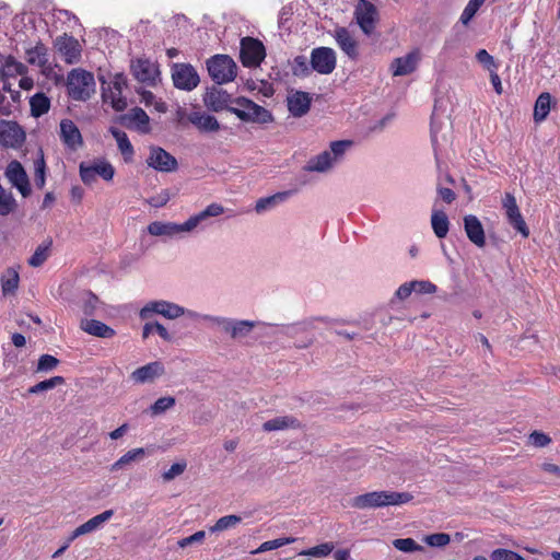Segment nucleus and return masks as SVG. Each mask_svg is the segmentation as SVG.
I'll return each instance as SVG.
<instances>
[{
  "instance_id": "13d9d810",
  "label": "nucleus",
  "mask_w": 560,
  "mask_h": 560,
  "mask_svg": "<svg viewBox=\"0 0 560 560\" xmlns=\"http://www.w3.org/2000/svg\"><path fill=\"white\" fill-rule=\"evenodd\" d=\"M528 441L533 446L541 448L551 443V438L544 432L534 431L529 434Z\"/></svg>"
},
{
  "instance_id": "c85d7f7f",
  "label": "nucleus",
  "mask_w": 560,
  "mask_h": 560,
  "mask_svg": "<svg viewBox=\"0 0 560 560\" xmlns=\"http://www.w3.org/2000/svg\"><path fill=\"white\" fill-rule=\"evenodd\" d=\"M301 427L300 421L293 416H281L272 418L262 424L266 432L280 431L287 429H298Z\"/></svg>"
},
{
  "instance_id": "7c9ffc66",
  "label": "nucleus",
  "mask_w": 560,
  "mask_h": 560,
  "mask_svg": "<svg viewBox=\"0 0 560 560\" xmlns=\"http://www.w3.org/2000/svg\"><path fill=\"white\" fill-rule=\"evenodd\" d=\"M189 121L201 131L214 132L220 129L219 121L212 115L195 112L190 114Z\"/></svg>"
},
{
  "instance_id": "0eeeda50",
  "label": "nucleus",
  "mask_w": 560,
  "mask_h": 560,
  "mask_svg": "<svg viewBox=\"0 0 560 560\" xmlns=\"http://www.w3.org/2000/svg\"><path fill=\"white\" fill-rule=\"evenodd\" d=\"M173 84L182 91H192L200 82L196 69L190 63H174L171 69Z\"/></svg>"
},
{
  "instance_id": "a18cd8bd",
  "label": "nucleus",
  "mask_w": 560,
  "mask_h": 560,
  "mask_svg": "<svg viewBox=\"0 0 560 560\" xmlns=\"http://www.w3.org/2000/svg\"><path fill=\"white\" fill-rule=\"evenodd\" d=\"M63 383L65 378L62 376H52L30 387L27 392L28 394H38L42 392L50 390L59 385H62Z\"/></svg>"
},
{
  "instance_id": "bb28decb",
  "label": "nucleus",
  "mask_w": 560,
  "mask_h": 560,
  "mask_svg": "<svg viewBox=\"0 0 560 560\" xmlns=\"http://www.w3.org/2000/svg\"><path fill=\"white\" fill-rule=\"evenodd\" d=\"M80 328L84 332L98 338H113L116 335L112 327L96 319H81Z\"/></svg>"
},
{
  "instance_id": "052dcab7",
  "label": "nucleus",
  "mask_w": 560,
  "mask_h": 560,
  "mask_svg": "<svg viewBox=\"0 0 560 560\" xmlns=\"http://www.w3.org/2000/svg\"><path fill=\"white\" fill-rule=\"evenodd\" d=\"M80 177L86 185H91L96 180V174L92 165H88L84 162L80 164Z\"/></svg>"
},
{
  "instance_id": "4c0bfd02",
  "label": "nucleus",
  "mask_w": 560,
  "mask_h": 560,
  "mask_svg": "<svg viewBox=\"0 0 560 560\" xmlns=\"http://www.w3.org/2000/svg\"><path fill=\"white\" fill-rule=\"evenodd\" d=\"M255 327V322L247 319H233L230 329V337L232 339H241L250 334Z\"/></svg>"
},
{
  "instance_id": "4468645a",
  "label": "nucleus",
  "mask_w": 560,
  "mask_h": 560,
  "mask_svg": "<svg viewBox=\"0 0 560 560\" xmlns=\"http://www.w3.org/2000/svg\"><path fill=\"white\" fill-rule=\"evenodd\" d=\"M55 48L68 65L77 63L81 58V45L77 38L63 34L55 39Z\"/></svg>"
},
{
  "instance_id": "2eb2a0df",
  "label": "nucleus",
  "mask_w": 560,
  "mask_h": 560,
  "mask_svg": "<svg viewBox=\"0 0 560 560\" xmlns=\"http://www.w3.org/2000/svg\"><path fill=\"white\" fill-rule=\"evenodd\" d=\"M130 70L136 80L148 85H155L159 80V68L149 59H137L132 61Z\"/></svg>"
},
{
  "instance_id": "6ab92c4d",
  "label": "nucleus",
  "mask_w": 560,
  "mask_h": 560,
  "mask_svg": "<svg viewBox=\"0 0 560 560\" xmlns=\"http://www.w3.org/2000/svg\"><path fill=\"white\" fill-rule=\"evenodd\" d=\"M223 213L224 208L222 205L217 202L210 203L202 211L191 215L188 220L184 222L187 233H190L198 226H201L208 219L219 217Z\"/></svg>"
},
{
  "instance_id": "423d86ee",
  "label": "nucleus",
  "mask_w": 560,
  "mask_h": 560,
  "mask_svg": "<svg viewBox=\"0 0 560 560\" xmlns=\"http://www.w3.org/2000/svg\"><path fill=\"white\" fill-rule=\"evenodd\" d=\"M209 75L217 84L232 82L236 78L237 66L228 55H215L207 61Z\"/></svg>"
},
{
  "instance_id": "69168bd1",
  "label": "nucleus",
  "mask_w": 560,
  "mask_h": 560,
  "mask_svg": "<svg viewBox=\"0 0 560 560\" xmlns=\"http://www.w3.org/2000/svg\"><path fill=\"white\" fill-rule=\"evenodd\" d=\"M206 537V533L203 530H199V532H196L195 534L188 536V537H185V538H182L180 540H178L177 545L180 547V548H185L189 545H192V544H200L203 541Z\"/></svg>"
},
{
  "instance_id": "f257e3e1",
  "label": "nucleus",
  "mask_w": 560,
  "mask_h": 560,
  "mask_svg": "<svg viewBox=\"0 0 560 560\" xmlns=\"http://www.w3.org/2000/svg\"><path fill=\"white\" fill-rule=\"evenodd\" d=\"M353 147L352 140H337L329 143V148L312 156L304 166L306 172L328 173L340 164L346 153Z\"/></svg>"
},
{
  "instance_id": "4d7b16f0",
  "label": "nucleus",
  "mask_w": 560,
  "mask_h": 560,
  "mask_svg": "<svg viewBox=\"0 0 560 560\" xmlns=\"http://www.w3.org/2000/svg\"><path fill=\"white\" fill-rule=\"evenodd\" d=\"M424 541L431 547H444L451 541V537L445 533H436L425 536Z\"/></svg>"
},
{
  "instance_id": "a878e982",
  "label": "nucleus",
  "mask_w": 560,
  "mask_h": 560,
  "mask_svg": "<svg viewBox=\"0 0 560 560\" xmlns=\"http://www.w3.org/2000/svg\"><path fill=\"white\" fill-rule=\"evenodd\" d=\"M311 101L308 93L298 91L288 97L289 112L294 117H302L310 110Z\"/></svg>"
},
{
  "instance_id": "bf43d9fd",
  "label": "nucleus",
  "mask_w": 560,
  "mask_h": 560,
  "mask_svg": "<svg viewBox=\"0 0 560 560\" xmlns=\"http://www.w3.org/2000/svg\"><path fill=\"white\" fill-rule=\"evenodd\" d=\"M171 198L170 191L167 189L161 190L155 196L150 197L147 199V202L154 208H162L164 207Z\"/></svg>"
},
{
  "instance_id": "6e6d98bb",
  "label": "nucleus",
  "mask_w": 560,
  "mask_h": 560,
  "mask_svg": "<svg viewBox=\"0 0 560 560\" xmlns=\"http://www.w3.org/2000/svg\"><path fill=\"white\" fill-rule=\"evenodd\" d=\"M59 360L50 354H43L37 362V371L48 372L57 368Z\"/></svg>"
},
{
  "instance_id": "cd10ccee",
  "label": "nucleus",
  "mask_w": 560,
  "mask_h": 560,
  "mask_svg": "<svg viewBox=\"0 0 560 560\" xmlns=\"http://www.w3.org/2000/svg\"><path fill=\"white\" fill-rule=\"evenodd\" d=\"M150 118L141 107L132 108L128 114L122 117V122L127 127L135 126L140 132L149 131Z\"/></svg>"
},
{
  "instance_id": "8fccbe9b",
  "label": "nucleus",
  "mask_w": 560,
  "mask_h": 560,
  "mask_svg": "<svg viewBox=\"0 0 560 560\" xmlns=\"http://www.w3.org/2000/svg\"><path fill=\"white\" fill-rule=\"evenodd\" d=\"M485 0H469L466 8L460 15V22L467 25L470 20L475 16L479 8L483 4Z\"/></svg>"
},
{
  "instance_id": "b1692460",
  "label": "nucleus",
  "mask_w": 560,
  "mask_h": 560,
  "mask_svg": "<svg viewBox=\"0 0 560 560\" xmlns=\"http://www.w3.org/2000/svg\"><path fill=\"white\" fill-rule=\"evenodd\" d=\"M335 39L338 47L351 59L359 56L358 42L346 27H338L335 31Z\"/></svg>"
},
{
  "instance_id": "ea45409f",
  "label": "nucleus",
  "mask_w": 560,
  "mask_h": 560,
  "mask_svg": "<svg viewBox=\"0 0 560 560\" xmlns=\"http://www.w3.org/2000/svg\"><path fill=\"white\" fill-rule=\"evenodd\" d=\"M51 245H52V241L50 238H48L43 244L37 246L34 254L30 257L28 264L32 267L42 266L49 257Z\"/></svg>"
},
{
  "instance_id": "864d4df0",
  "label": "nucleus",
  "mask_w": 560,
  "mask_h": 560,
  "mask_svg": "<svg viewBox=\"0 0 560 560\" xmlns=\"http://www.w3.org/2000/svg\"><path fill=\"white\" fill-rule=\"evenodd\" d=\"M96 176H101L104 180H112L115 174L113 165L106 161H100L92 165Z\"/></svg>"
},
{
  "instance_id": "5fc2aeb1",
  "label": "nucleus",
  "mask_w": 560,
  "mask_h": 560,
  "mask_svg": "<svg viewBox=\"0 0 560 560\" xmlns=\"http://www.w3.org/2000/svg\"><path fill=\"white\" fill-rule=\"evenodd\" d=\"M293 541H295V538H290V537L267 540L259 546V548L256 550V552H265V551L273 550V549L283 547L288 544H291Z\"/></svg>"
},
{
  "instance_id": "3c124183",
  "label": "nucleus",
  "mask_w": 560,
  "mask_h": 560,
  "mask_svg": "<svg viewBox=\"0 0 560 560\" xmlns=\"http://www.w3.org/2000/svg\"><path fill=\"white\" fill-rule=\"evenodd\" d=\"M393 546L404 552H411L417 550H423V547L418 545L412 538H398L393 541Z\"/></svg>"
},
{
  "instance_id": "ddd939ff",
  "label": "nucleus",
  "mask_w": 560,
  "mask_h": 560,
  "mask_svg": "<svg viewBox=\"0 0 560 560\" xmlns=\"http://www.w3.org/2000/svg\"><path fill=\"white\" fill-rule=\"evenodd\" d=\"M24 141L25 132L16 121H0V144L7 148H19Z\"/></svg>"
},
{
  "instance_id": "338daca9",
  "label": "nucleus",
  "mask_w": 560,
  "mask_h": 560,
  "mask_svg": "<svg viewBox=\"0 0 560 560\" xmlns=\"http://www.w3.org/2000/svg\"><path fill=\"white\" fill-rule=\"evenodd\" d=\"M96 530L91 520L78 526L70 535L69 541H73L75 538Z\"/></svg>"
},
{
  "instance_id": "f704fd0d",
  "label": "nucleus",
  "mask_w": 560,
  "mask_h": 560,
  "mask_svg": "<svg viewBox=\"0 0 560 560\" xmlns=\"http://www.w3.org/2000/svg\"><path fill=\"white\" fill-rule=\"evenodd\" d=\"M144 455L145 451L142 447L130 450L110 466V471H117L131 463L140 462Z\"/></svg>"
},
{
  "instance_id": "4be33fe9",
  "label": "nucleus",
  "mask_w": 560,
  "mask_h": 560,
  "mask_svg": "<svg viewBox=\"0 0 560 560\" xmlns=\"http://www.w3.org/2000/svg\"><path fill=\"white\" fill-rule=\"evenodd\" d=\"M149 234L153 236H166L173 238L175 236L187 233L185 223L154 221L148 225Z\"/></svg>"
},
{
  "instance_id": "473e14b6",
  "label": "nucleus",
  "mask_w": 560,
  "mask_h": 560,
  "mask_svg": "<svg viewBox=\"0 0 560 560\" xmlns=\"http://www.w3.org/2000/svg\"><path fill=\"white\" fill-rule=\"evenodd\" d=\"M431 226L439 238H444L448 233L450 221L446 213L442 210H433L431 215Z\"/></svg>"
},
{
  "instance_id": "a19ab883",
  "label": "nucleus",
  "mask_w": 560,
  "mask_h": 560,
  "mask_svg": "<svg viewBox=\"0 0 560 560\" xmlns=\"http://www.w3.org/2000/svg\"><path fill=\"white\" fill-rule=\"evenodd\" d=\"M16 200L10 190H7L0 184V215H9L16 209Z\"/></svg>"
},
{
  "instance_id": "09e8293b",
  "label": "nucleus",
  "mask_w": 560,
  "mask_h": 560,
  "mask_svg": "<svg viewBox=\"0 0 560 560\" xmlns=\"http://www.w3.org/2000/svg\"><path fill=\"white\" fill-rule=\"evenodd\" d=\"M46 164L44 156L40 155L39 159H37L34 162V183L37 188L42 189L45 186L46 182V175H45Z\"/></svg>"
},
{
  "instance_id": "c756f323",
  "label": "nucleus",
  "mask_w": 560,
  "mask_h": 560,
  "mask_svg": "<svg viewBox=\"0 0 560 560\" xmlns=\"http://www.w3.org/2000/svg\"><path fill=\"white\" fill-rule=\"evenodd\" d=\"M290 191H280L268 197L259 198L256 201L255 211L258 214L270 211L280 203L284 202L290 197Z\"/></svg>"
},
{
  "instance_id": "0e129e2a",
  "label": "nucleus",
  "mask_w": 560,
  "mask_h": 560,
  "mask_svg": "<svg viewBox=\"0 0 560 560\" xmlns=\"http://www.w3.org/2000/svg\"><path fill=\"white\" fill-rule=\"evenodd\" d=\"M413 292L416 293H434L436 291V285L428 280H413Z\"/></svg>"
},
{
  "instance_id": "a211bd4d",
  "label": "nucleus",
  "mask_w": 560,
  "mask_h": 560,
  "mask_svg": "<svg viewBox=\"0 0 560 560\" xmlns=\"http://www.w3.org/2000/svg\"><path fill=\"white\" fill-rule=\"evenodd\" d=\"M203 101L206 106L213 112H221L224 109L229 112V108L235 107V105L232 104L233 100H231L230 94L218 88L208 90Z\"/></svg>"
},
{
  "instance_id": "5701e85b",
  "label": "nucleus",
  "mask_w": 560,
  "mask_h": 560,
  "mask_svg": "<svg viewBox=\"0 0 560 560\" xmlns=\"http://www.w3.org/2000/svg\"><path fill=\"white\" fill-rule=\"evenodd\" d=\"M464 229L468 240L477 247L486 245V234L480 220L472 214L464 218Z\"/></svg>"
},
{
  "instance_id": "393cba45",
  "label": "nucleus",
  "mask_w": 560,
  "mask_h": 560,
  "mask_svg": "<svg viewBox=\"0 0 560 560\" xmlns=\"http://www.w3.org/2000/svg\"><path fill=\"white\" fill-rule=\"evenodd\" d=\"M164 374V366L161 362L154 361L148 363L141 368H138L131 373V378L136 383H147L152 382L154 378Z\"/></svg>"
},
{
  "instance_id": "c03bdc74",
  "label": "nucleus",
  "mask_w": 560,
  "mask_h": 560,
  "mask_svg": "<svg viewBox=\"0 0 560 560\" xmlns=\"http://www.w3.org/2000/svg\"><path fill=\"white\" fill-rule=\"evenodd\" d=\"M100 300L92 292H85L80 299V307L85 316H92L98 308Z\"/></svg>"
},
{
  "instance_id": "f03ea898",
  "label": "nucleus",
  "mask_w": 560,
  "mask_h": 560,
  "mask_svg": "<svg viewBox=\"0 0 560 560\" xmlns=\"http://www.w3.org/2000/svg\"><path fill=\"white\" fill-rule=\"evenodd\" d=\"M409 492L372 491L354 497L351 506L359 510L401 505L412 500Z\"/></svg>"
},
{
  "instance_id": "603ef678",
  "label": "nucleus",
  "mask_w": 560,
  "mask_h": 560,
  "mask_svg": "<svg viewBox=\"0 0 560 560\" xmlns=\"http://www.w3.org/2000/svg\"><path fill=\"white\" fill-rule=\"evenodd\" d=\"M334 550V545L331 542H324L312 547L310 549L303 550L300 555L308 556V557H326Z\"/></svg>"
},
{
  "instance_id": "c9c22d12",
  "label": "nucleus",
  "mask_w": 560,
  "mask_h": 560,
  "mask_svg": "<svg viewBox=\"0 0 560 560\" xmlns=\"http://www.w3.org/2000/svg\"><path fill=\"white\" fill-rule=\"evenodd\" d=\"M31 114L33 117H40L48 113L50 100L42 92L34 94L30 100Z\"/></svg>"
},
{
  "instance_id": "aec40b11",
  "label": "nucleus",
  "mask_w": 560,
  "mask_h": 560,
  "mask_svg": "<svg viewBox=\"0 0 560 560\" xmlns=\"http://www.w3.org/2000/svg\"><path fill=\"white\" fill-rule=\"evenodd\" d=\"M420 60V52L412 50L404 57L395 58L390 65L393 75L401 77L413 72Z\"/></svg>"
},
{
  "instance_id": "2f4dec72",
  "label": "nucleus",
  "mask_w": 560,
  "mask_h": 560,
  "mask_svg": "<svg viewBox=\"0 0 560 560\" xmlns=\"http://www.w3.org/2000/svg\"><path fill=\"white\" fill-rule=\"evenodd\" d=\"M27 68L22 62L15 60L14 57L8 56L4 63L0 68V80L4 81L8 78H14L16 75H23Z\"/></svg>"
},
{
  "instance_id": "680f3d73",
  "label": "nucleus",
  "mask_w": 560,
  "mask_h": 560,
  "mask_svg": "<svg viewBox=\"0 0 560 560\" xmlns=\"http://www.w3.org/2000/svg\"><path fill=\"white\" fill-rule=\"evenodd\" d=\"M492 560H525V559L512 550L495 549L492 551Z\"/></svg>"
},
{
  "instance_id": "1a4fd4ad",
  "label": "nucleus",
  "mask_w": 560,
  "mask_h": 560,
  "mask_svg": "<svg viewBox=\"0 0 560 560\" xmlns=\"http://www.w3.org/2000/svg\"><path fill=\"white\" fill-rule=\"evenodd\" d=\"M241 61L244 67H258L266 57L262 43L253 37H244L241 40Z\"/></svg>"
},
{
  "instance_id": "e433bc0d",
  "label": "nucleus",
  "mask_w": 560,
  "mask_h": 560,
  "mask_svg": "<svg viewBox=\"0 0 560 560\" xmlns=\"http://www.w3.org/2000/svg\"><path fill=\"white\" fill-rule=\"evenodd\" d=\"M551 96L549 93H541L536 100L534 106V120L536 122L544 121L550 110Z\"/></svg>"
},
{
  "instance_id": "6e6552de",
  "label": "nucleus",
  "mask_w": 560,
  "mask_h": 560,
  "mask_svg": "<svg viewBox=\"0 0 560 560\" xmlns=\"http://www.w3.org/2000/svg\"><path fill=\"white\" fill-rule=\"evenodd\" d=\"M183 306L165 301L156 300L148 302L139 312V317L143 320L149 319L153 314L162 315L167 319H176L183 316Z\"/></svg>"
},
{
  "instance_id": "20e7f679",
  "label": "nucleus",
  "mask_w": 560,
  "mask_h": 560,
  "mask_svg": "<svg viewBox=\"0 0 560 560\" xmlns=\"http://www.w3.org/2000/svg\"><path fill=\"white\" fill-rule=\"evenodd\" d=\"M232 104L235 107L229 108V112L236 115L242 121L255 124H268L273 120L272 114L265 107L254 103L246 97H236Z\"/></svg>"
},
{
  "instance_id": "9b49d317",
  "label": "nucleus",
  "mask_w": 560,
  "mask_h": 560,
  "mask_svg": "<svg viewBox=\"0 0 560 560\" xmlns=\"http://www.w3.org/2000/svg\"><path fill=\"white\" fill-rule=\"evenodd\" d=\"M310 63L313 71L319 74H330L336 69V52L330 47H316L311 51Z\"/></svg>"
},
{
  "instance_id": "7ed1b4c3",
  "label": "nucleus",
  "mask_w": 560,
  "mask_h": 560,
  "mask_svg": "<svg viewBox=\"0 0 560 560\" xmlns=\"http://www.w3.org/2000/svg\"><path fill=\"white\" fill-rule=\"evenodd\" d=\"M95 80L92 72L72 69L67 75V92L73 101L86 102L95 93Z\"/></svg>"
},
{
  "instance_id": "39448f33",
  "label": "nucleus",
  "mask_w": 560,
  "mask_h": 560,
  "mask_svg": "<svg viewBox=\"0 0 560 560\" xmlns=\"http://www.w3.org/2000/svg\"><path fill=\"white\" fill-rule=\"evenodd\" d=\"M100 81L103 101L109 103L117 112L124 110L127 107V100L122 96V90L127 86L124 73H116L109 82L104 77H100Z\"/></svg>"
},
{
  "instance_id": "49530a36",
  "label": "nucleus",
  "mask_w": 560,
  "mask_h": 560,
  "mask_svg": "<svg viewBox=\"0 0 560 560\" xmlns=\"http://www.w3.org/2000/svg\"><path fill=\"white\" fill-rule=\"evenodd\" d=\"M176 404V400L172 396H164L159 398L149 409L151 416H159L166 410L173 408Z\"/></svg>"
},
{
  "instance_id": "9d476101",
  "label": "nucleus",
  "mask_w": 560,
  "mask_h": 560,
  "mask_svg": "<svg viewBox=\"0 0 560 560\" xmlns=\"http://www.w3.org/2000/svg\"><path fill=\"white\" fill-rule=\"evenodd\" d=\"M502 210L506 218L508 223L513 226L523 237L529 236V229L520 211L516 199L510 192H506L502 198Z\"/></svg>"
},
{
  "instance_id": "f8f14e48",
  "label": "nucleus",
  "mask_w": 560,
  "mask_h": 560,
  "mask_svg": "<svg viewBox=\"0 0 560 560\" xmlns=\"http://www.w3.org/2000/svg\"><path fill=\"white\" fill-rule=\"evenodd\" d=\"M354 18L362 32L371 35L377 21V9L369 0H359L354 9Z\"/></svg>"
},
{
  "instance_id": "f3484780",
  "label": "nucleus",
  "mask_w": 560,
  "mask_h": 560,
  "mask_svg": "<svg viewBox=\"0 0 560 560\" xmlns=\"http://www.w3.org/2000/svg\"><path fill=\"white\" fill-rule=\"evenodd\" d=\"M147 163L150 167L163 173L174 172L178 166L177 160L160 147H152L150 149Z\"/></svg>"
},
{
  "instance_id": "72a5a7b5",
  "label": "nucleus",
  "mask_w": 560,
  "mask_h": 560,
  "mask_svg": "<svg viewBox=\"0 0 560 560\" xmlns=\"http://www.w3.org/2000/svg\"><path fill=\"white\" fill-rule=\"evenodd\" d=\"M26 60L30 65L44 67L48 62V50L46 46L38 42L34 47L26 50Z\"/></svg>"
},
{
  "instance_id": "dca6fc26",
  "label": "nucleus",
  "mask_w": 560,
  "mask_h": 560,
  "mask_svg": "<svg viewBox=\"0 0 560 560\" xmlns=\"http://www.w3.org/2000/svg\"><path fill=\"white\" fill-rule=\"evenodd\" d=\"M4 174L11 185L14 186L23 197L30 196L31 186L28 176L19 161H11L7 166Z\"/></svg>"
},
{
  "instance_id": "37998d69",
  "label": "nucleus",
  "mask_w": 560,
  "mask_h": 560,
  "mask_svg": "<svg viewBox=\"0 0 560 560\" xmlns=\"http://www.w3.org/2000/svg\"><path fill=\"white\" fill-rule=\"evenodd\" d=\"M110 132L117 141V145H118L120 152L125 156L131 158L133 155V148H132L131 142L128 139L127 133L117 128H110Z\"/></svg>"
},
{
  "instance_id": "e2e57ef3",
  "label": "nucleus",
  "mask_w": 560,
  "mask_h": 560,
  "mask_svg": "<svg viewBox=\"0 0 560 560\" xmlns=\"http://www.w3.org/2000/svg\"><path fill=\"white\" fill-rule=\"evenodd\" d=\"M186 469V463H175L173 464L166 471L163 472V479L165 481H171L175 477L182 475Z\"/></svg>"
},
{
  "instance_id": "79ce46f5",
  "label": "nucleus",
  "mask_w": 560,
  "mask_h": 560,
  "mask_svg": "<svg viewBox=\"0 0 560 560\" xmlns=\"http://www.w3.org/2000/svg\"><path fill=\"white\" fill-rule=\"evenodd\" d=\"M291 70L293 75L299 78H306L313 71L308 59L303 55L294 57L291 63Z\"/></svg>"
},
{
  "instance_id": "412c9836",
  "label": "nucleus",
  "mask_w": 560,
  "mask_h": 560,
  "mask_svg": "<svg viewBox=\"0 0 560 560\" xmlns=\"http://www.w3.org/2000/svg\"><path fill=\"white\" fill-rule=\"evenodd\" d=\"M59 136L63 144L71 150H77L83 143L79 128L70 119L61 120Z\"/></svg>"
},
{
  "instance_id": "774afa93",
  "label": "nucleus",
  "mask_w": 560,
  "mask_h": 560,
  "mask_svg": "<svg viewBox=\"0 0 560 560\" xmlns=\"http://www.w3.org/2000/svg\"><path fill=\"white\" fill-rule=\"evenodd\" d=\"M412 281L402 283L395 292V298L398 300H406L413 292Z\"/></svg>"
},
{
  "instance_id": "58836bf2",
  "label": "nucleus",
  "mask_w": 560,
  "mask_h": 560,
  "mask_svg": "<svg viewBox=\"0 0 560 560\" xmlns=\"http://www.w3.org/2000/svg\"><path fill=\"white\" fill-rule=\"evenodd\" d=\"M19 272L14 268H8L1 277L3 294L14 293L19 287Z\"/></svg>"
},
{
  "instance_id": "de8ad7c7",
  "label": "nucleus",
  "mask_w": 560,
  "mask_h": 560,
  "mask_svg": "<svg viewBox=\"0 0 560 560\" xmlns=\"http://www.w3.org/2000/svg\"><path fill=\"white\" fill-rule=\"evenodd\" d=\"M242 518L237 515H226L220 517L213 526L210 527L211 533L222 532L237 525Z\"/></svg>"
}]
</instances>
